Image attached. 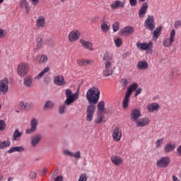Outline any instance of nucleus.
Returning <instances> with one entry per match:
<instances>
[{
	"mask_svg": "<svg viewBox=\"0 0 181 181\" xmlns=\"http://www.w3.org/2000/svg\"><path fill=\"white\" fill-rule=\"evenodd\" d=\"M103 63L105 64V69L103 71V74L105 77H109L112 76L114 71H112V55L109 52H105L103 54Z\"/></svg>",
	"mask_w": 181,
	"mask_h": 181,
	"instance_id": "obj_1",
	"label": "nucleus"
},
{
	"mask_svg": "<svg viewBox=\"0 0 181 181\" xmlns=\"http://www.w3.org/2000/svg\"><path fill=\"white\" fill-rule=\"evenodd\" d=\"M100 89L97 87H92L87 90L86 100H88L90 105H94L98 103L100 100Z\"/></svg>",
	"mask_w": 181,
	"mask_h": 181,
	"instance_id": "obj_2",
	"label": "nucleus"
},
{
	"mask_svg": "<svg viewBox=\"0 0 181 181\" xmlns=\"http://www.w3.org/2000/svg\"><path fill=\"white\" fill-rule=\"evenodd\" d=\"M65 95L66 97V99L64 101V105H71L73 103H76V101H77V100L78 99V95H80V94L78 93V92L73 93V91H71V90L66 89Z\"/></svg>",
	"mask_w": 181,
	"mask_h": 181,
	"instance_id": "obj_3",
	"label": "nucleus"
},
{
	"mask_svg": "<svg viewBox=\"0 0 181 181\" xmlns=\"http://www.w3.org/2000/svg\"><path fill=\"white\" fill-rule=\"evenodd\" d=\"M29 72V64L26 62H22L17 67V73L20 77H25Z\"/></svg>",
	"mask_w": 181,
	"mask_h": 181,
	"instance_id": "obj_4",
	"label": "nucleus"
},
{
	"mask_svg": "<svg viewBox=\"0 0 181 181\" xmlns=\"http://www.w3.org/2000/svg\"><path fill=\"white\" fill-rule=\"evenodd\" d=\"M144 26L147 30L153 31L156 25L155 24V17L153 16H148L144 22Z\"/></svg>",
	"mask_w": 181,
	"mask_h": 181,
	"instance_id": "obj_5",
	"label": "nucleus"
},
{
	"mask_svg": "<svg viewBox=\"0 0 181 181\" xmlns=\"http://www.w3.org/2000/svg\"><path fill=\"white\" fill-rule=\"evenodd\" d=\"M175 36H176V31L175 30V29L171 30L170 33V37L163 40V46H164V47H170L173 42H175Z\"/></svg>",
	"mask_w": 181,
	"mask_h": 181,
	"instance_id": "obj_6",
	"label": "nucleus"
},
{
	"mask_svg": "<svg viewBox=\"0 0 181 181\" xmlns=\"http://www.w3.org/2000/svg\"><path fill=\"white\" fill-rule=\"evenodd\" d=\"M170 164V158L168 156L161 157L156 163L157 168L165 169Z\"/></svg>",
	"mask_w": 181,
	"mask_h": 181,
	"instance_id": "obj_7",
	"label": "nucleus"
},
{
	"mask_svg": "<svg viewBox=\"0 0 181 181\" xmlns=\"http://www.w3.org/2000/svg\"><path fill=\"white\" fill-rule=\"evenodd\" d=\"M95 105H89L86 109V119L88 122H91L94 117V112H95Z\"/></svg>",
	"mask_w": 181,
	"mask_h": 181,
	"instance_id": "obj_8",
	"label": "nucleus"
},
{
	"mask_svg": "<svg viewBox=\"0 0 181 181\" xmlns=\"http://www.w3.org/2000/svg\"><path fill=\"white\" fill-rule=\"evenodd\" d=\"M112 138L115 142H119L122 138V131L118 127L112 130Z\"/></svg>",
	"mask_w": 181,
	"mask_h": 181,
	"instance_id": "obj_9",
	"label": "nucleus"
},
{
	"mask_svg": "<svg viewBox=\"0 0 181 181\" xmlns=\"http://www.w3.org/2000/svg\"><path fill=\"white\" fill-rule=\"evenodd\" d=\"M9 90V80L6 78L0 80V91L3 94H6Z\"/></svg>",
	"mask_w": 181,
	"mask_h": 181,
	"instance_id": "obj_10",
	"label": "nucleus"
},
{
	"mask_svg": "<svg viewBox=\"0 0 181 181\" xmlns=\"http://www.w3.org/2000/svg\"><path fill=\"white\" fill-rule=\"evenodd\" d=\"M80 36H81V33L79 30H72L69 33L68 35V40H69V42H71V43H74L76 40H78Z\"/></svg>",
	"mask_w": 181,
	"mask_h": 181,
	"instance_id": "obj_11",
	"label": "nucleus"
},
{
	"mask_svg": "<svg viewBox=\"0 0 181 181\" xmlns=\"http://www.w3.org/2000/svg\"><path fill=\"white\" fill-rule=\"evenodd\" d=\"M141 115L142 114L141 113V110L139 109H133L130 113L132 121L135 122H136L137 120L141 118Z\"/></svg>",
	"mask_w": 181,
	"mask_h": 181,
	"instance_id": "obj_12",
	"label": "nucleus"
},
{
	"mask_svg": "<svg viewBox=\"0 0 181 181\" xmlns=\"http://www.w3.org/2000/svg\"><path fill=\"white\" fill-rule=\"evenodd\" d=\"M153 46V43L152 42V41L148 42V43L146 42L136 43V47H138V49H140V50H148L149 49H151Z\"/></svg>",
	"mask_w": 181,
	"mask_h": 181,
	"instance_id": "obj_13",
	"label": "nucleus"
},
{
	"mask_svg": "<svg viewBox=\"0 0 181 181\" xmlns=\"http://www.w3.org/2000/svg\"><path fill=\"white\" fill-rule=\"evenodd\" d=\"M79 42L81 43V46L84 47V49L90 50V52H94V47H93V42H91V41L81 39Z\"/></svg>",
	"mask_w": 181,
	"mask_h": 181,
	"instance_id": "obj_14",
	"label": "nucleus"
},
{
	"mask_svg": "<svg viewBox=\"0 0 181 181\" xmlns=\"http://www.w3.org/2000/svg\"><path fill=\"white\" fill-rule=\"evenodd\" d=\"M37 128V119H33L30 122V129H26L25 134H33Z\"/></svg>",
	"mask_w": 181,
	"mask_h": 181,
	"instance_id": "obj_15",
	"label": "nucleus"
},
{
	"mask_svg": "<svg viewBox=\"0 0 181 181\" xmlns=\"http://www.w3.org/2000/svg\"><path fill=\"white\" fill-rule=\"evenodd\" d=\"M148 3L146 2L143 3L141 5L139 11V18H140V19H142V18L146 15V12H148Z\"/></svg>",
	"mask_w": 181,
	"mask_h": 181,
	"instance_id": "obj_16",
	"label": "nucleus"
},
{
	"mask_svg": "<svg viewBox=\"0 0 181 181\" xmlns=\"http://www.w3.org/2000/svg\"><path fill=\"white\" fill-rule=\"evenodd\" d=\"M151 119L148 117H144V118H140L139 120L136 122V124L137 127H146L148 124H150Z\"/></svg>",
	"mask_w": 181,
	"mask_h": 181,
	"instance_id": "obj_17",
	"label": "nucleus"
},
{
	"mask_svg": "<svg viewBox=\"0 0 181 181\" xmlns=\"http://www.w3.org/2000/svg\"><path fill=\"white\" fill-rule=\"evenodd\" d=\"M111 9H118V8H125V1H115L110 6Z\"/></svg>",
	"mask_w": 181,
	"mask_h": 181,
	"instance_id": "obj_18",
	"label": "nucleus"
},
{
	"mask_svg": "<svg viewBox=\"0 0 181 181\" xmlns=\"http://www.w3.org/2000/svg\"><path fill=\"white\" fill-rule=\"evenodd\" d=\"M23 84L27 88L33 87V78L31 76H26L23 80Z\"/></svg>",
	"mask_w": 181,
	"mask_h": 181,
	"instance_id": "obj_19",
	"label": "nucleus"
},
{
	"mask_svg": "<svg viewBox=\"0 0 181 181\" xmlns=\"http://www.w3.org/2000/svg\"><path fill=\"white\" fill-rule=\"evenodd\" d=\"M35 23L37 28H45L46 25V18L43 16H40L37 18Z\"/></svg>",
	"mask_w": 181,
	"mask_h": 181,
	"instance_id": "obj_20",
	"label": "nucleus"
},
{
	"mask_svg": "<svg viewBox=\"0 0 181 181\" xmlns=\"http://www.w3.org/2000/svg\"><path fill=\"white\" fill-rule=\"evenodd\" d=\"M135 32L134 28L131 26H127L122 28L121 33L123 36H129V35H132Z\"/></svg>",
	"mask_w": 181,
	"mask_h": 181,
	"instance_id": "obj_21",
	"label": "nucleus"
},
{
	"mask_svg": "<svg viewBox=\"0 0 181 181\" xmlns=\"http://www.w3.org/2000/svg\"><path fill=\"white\" fill-rule=\"evenodd\" d=\"M159 108L160 106L158 103H153L151 104L148 105L147 106V111L148 112H155V111H159Z\"/></svg>",
	"mask_w": 181,
	"mask_h": 181,
	"instance_id": "obj_22",
	"label": "nucleus"
},
{
	"mask_svg": "<svg viewBox=\"0 0 181 181\" xmlns=\"http://www.w3.org/2000/svg\"><path fill=\"white\" fill-rule=\"evenodd\" d=\"M54 83L56 86H64L66 84V81H64V77L63 76H57L54 78Z\"/></svg>",
	"mask_w": 181,
	"mask_h": 181,
	"instance_id": "obj_23",
	"label": "nucleus"
},
{
	"mask_svg": "<svg viewBox=\"0 0 181 181\" xmlns=\"http://www.w3.org/2000/svg\"><path fill=\"white\" fill-rule=\"evenodd\" d=\"M110 159L111 162L113 165H115V166H118V165H122V163H124V160L118 156H113Z\"/></svg>",
	"mask_w": 181,
	"mask_h": 181,
	"instance_id": "obj_24",
	"label": "nucleus"
},
{
	"mask_svg": "<svg viewBox=\"0 0 181 181\" xmlns=\"http://www.w3.org/2000/svg\"><path fill=\"white\" fill-rule=\"evenodd\" d=\"M64 153L66 156H72L73 158H77L78 159H80V158H81V153L80 151H76L74 153L69 150H64Z\"/></svg>",
	"mask_w": 181,
	"mask_h": 181,
	"instance_id": "obj_25",
	"label": "nucleus"
},
{
	"mask_svg": "<svg viewBox=\"0 0 181 181\" xmlns=\"http://www.w3.org/2000/svg\"><path fill=\"white\" fill-rule=\"evenodd\" d=\"M42 141V136L36 135L31 138V145L32 146H37V144H39Z\"/></svg>",
	"mask_w": 181,
	"mask_h": 181,
	"instance_id": "obj_26",
	"label": "nucleus"
},
{
	"mask_svg": "<svg viewBox=\"0 0 181 181\" xmlns=\"http://www.w3.org/2000/svg\"><path fill=\"white\" fill-rule=\"evenodd\" d=\"M148 67L149 66L146 61H140L137 63V69H139V70H147Z\"/></svg>",
	"mask_w": 181,
	"mask_h": 181,
	"instance_id": "obj_27",
	"label": "nucleus"
},
{
	"mask_svg": "<svg viewBox=\"0 0 181 181\" xmlns=\"http://www.w3.org/2000/svg\"><path fill=\"white\" fill-rule=\"evenodd\" d=\"M138 88V83H134L131 84L128 88H127V91L126 93V95H130L132 94L133 91H135Z\"/></svg>",
	"mask_w": 181,
	"mask_h": 181,
	"instance_id": "obj_28",
	"label": "nucleus"
},
{
	"mask_svg": "<svg viewBox=\"0 0 181 181\" xmlns=\"http://www.w3.org/2000/svg\"><path fill=\"white\" fill-rule=\"evenodd\" d=\"M161 31H162V26H158L153 32V39L154 40H158V39H159V36H160Z\"/></svg>",
	"mask_w": 181,
	"mask_h": 181,
	"instance_id": "obj_29",
	"label": "nucleus"
},
{
	"mask_svg": "<svg viewBox=\"0 0 181 181\" xmlns=\"http://www.w3.org/2000/svg\"><path fill=\"white\" fill-rule=\"evenodd\" d=\"M25 151V148L22 146L11 147L9 150H8V153H13V152H23Z\"/></svg>",
	"mask_w": 181,
	"mask_h": 181,
	"instance_id": "obj_30",
	"label": "nucleus"
},
{
	"mask_svg": "<svg viewBox=\"0 0 181 181\" xmlns=\"http://www.w3.org/2000/svg\"><path fill=\"white\" fill-rule=\"evenodd\" d=\"M129 98H131V96L129 95L125 94L122 102V108L124 110H127V108H128V105L129 104Z\"/></svg>",
	"mask_w": 181,
	"mask_h": 181,
	"instance_id": "obj_31",
	"label": "nucleus"
},
{
	"mask_svg": "<svg viewBox=\"0 0 181 181\" xmlns=\"http://www.w3.org/2000/svg\"><path fill=\"white\" fill-rule=\"evenodd\" d=\"M11 146V141L9 140H4L0 141V149H5L6 148H9Z\"/></svg>",
	"mask_w": 181,
	"mask_h": 181,
	"instance_id": "obj_32",
	"label": "nucleus"
},
{
	"mask_svg": "<svg viewBox=\"0 0 181 181\" xmlns=\"http://www.w3.org/2000/svg\"><path fill=\"white\" fill-rule=\"evenodd\" d=\"M104 110H105V102L100 101L98 104V111L100 114H103L104 112Z\"/></svg>",
	"mask_w": 181,
	"mask_h": 181,
	"instance_id": "obj_33",
	"label": "nucleus"
},
{
	"mask_svg": "<svg viewBox=\"0 0 181 181\" xmlns=\"http://www.w3.org/2000/svg\"><path fill=\"white\" fill-rule=\"evenodd\" d=\"M49 70H50L49 67L45 68L37 76L34 78V80H39L40 78H42V76H45L47 71H49Z\"/></svg>",
	"mask_w": 181,
	"mask_h": 181,
	"instance_id": "obj_34",
	"label": "nucleus"
},
{
	"mask_svg": "<svg viewBox=\"0 0 181 181\" xmlns=\"http://www.w3.org/2000/svg\"><path fill=\"white\" fill-rule=\"evenodd\" d=\"M23 135V132H19V129H16L13 134V140L18 141V138H21Z\"/></svg>",
	"mask_w": 181,
	"mask_h": 181,
	"instance_id": "obj_35",
	"label": "nucleus"
},
{
	"mask_svg": "<svg viewBox=\"0 0 181 181\" xmlns=\"http://www.w3.org/2000/svg\"><path fill=\"white\" fill-rule=\"evenodd\" d=\"M175 148H176V146L175 144H167L165 146L164 149L166 153H169L170 152H173V151H175Z\"/></svg>",
	"mask_w": 181,
	"mask_h": 181,
	"instance_id": "obj_36",
	"label": "nucleus"
},
{
	"mask_svg": "<svg viewBox=\"0 0 181 181\" xmlns=\"http://www.w3.org/2000/svg\"><path fill=\"white\" fill-rule=\"evenodd\" d=\"M53 107H54V103L52 100H47L44 105V109L52 110Z\"/></svg>",
	"mask_w": 181,
	"mask_h": 181,
	"instance_id": "obj_37",
	"label": "nucleus"
},
{
	"mask_svg": "<svg viewBox=\"0 0 181 181\" xmlns=\"http://www.w3.org/2000/svg\"><path fill=\"white\" fill-rule=\"evenodd\" d=\"M100 28H101V30H103L105 33L106 32H108V30H110V27L108 26V24H107L106 22H103L101 24Z\"/></svg>",
	"mask_w": 181,
	"mask_h": 181,
	"instance_id": "obj_38",
	"label": "nucleus"
},
{
	"mask_svg": "<svg viewBox=\"0 0 181 181\" xmlns=\"http://www.w3.org/2000/svg\"><path fill=\"white\" fill-rule=\"evenodd\" d=\"M6 129V123L4 120L0 119V131L1 132H4Z\"/></svg>",
	"mask_w": 181,
	"mask_h": 181,
	"instance_id": "obj_39",
	"label": "nucleus"
},
{
	"mask_svg": "<svg viewBox=\"0 0 181 181\" xmlns=\"http://www.w3.org/2000/svg\"><path fill=\"white\" fill-rule=\"evenodd\" d=\"M115 46L116 47H121L122 46V39L117 37L115 40Z\"/></svg>",
	"mask_w": 181,
	"mask_h": 181,
	"instance_id": "obj_40",
	"label": "nucleus"
},
{
	"mask_svg": "<svg viewBox=\"0 0 181 181\" xmlns=\"http://www.w3.org/2000/svg\"><path fill=\"white\" fill-rule=\"evenodd\" d=\"M119 29V22L116 21L112 24L113 32H118Z\"/></svg>",
	"mask_w": 181,
	"mask_h": 181,
	"instance_id": "obj_41",
	"label": "nucleus"
},
{
	"mask_svg": "<svg viewBox=\"0 0 181 181\" xmlns=\"http://www.w3.org/2000/svg\"><path fill=\"white\" fill-rule=\"evenodd\" d=\"M88 179V177H87V174L83 173L80 175L78 181H87Z\"/></svg>",
	"mask_w": 181,
	"mask_h": 181,
	"instance_id": "obj_42",
	"label": "nucleus"
},
{
	"mask_svg": "<svg viewBox=\"0 0 181 181\" xmlns=\"http://www.w3.org/2000/svg\"><path fill=\"white\" fill-rule=\"evenodd\" d=\"M162 144H163V139H158L156 141V147L157 148H160V145H162Z\"/></svg>",
	"mask_w": 181,
	"mask_h": 181,
	"instance_id": "obj_43",
	"label": "nucleus"
},
{
	"mask_svg": "<svg viewBox=\"0 0 181 181\" xmlns=\"http://www.w3.org/2000/svg\"><path fill=\"white\" fill-rule=\"evenodd\" d=\"M43 46L42 40L41 37H38L37 39V49H40Z\"/></svg>",
	"mask_w": 181,
	"mask_h": 181,
	"instance_id": "obj_44",
	"label": "nucleus"
},
{
	"mask_svg": "<svg viewBox=\"0 0 181 181\" xmlns=\"http://www.w3.org/2000/svg\"><path fill=\"white\" fill-rule=\"evenodd\" d=\"M47 60H48L47 56L42 55L40 58L39 63H46V62H47Z\"/></svg>",
	"mask_w": 181,
	"mask_h": 181,
	"instance_id": "obj_45",
	"label": "nucleus"
},
{
	"mask_svg": "<svg viewBox=\"0 0 181 181\" xmlns=\"http://www.w3.org/2000/svg\"><path fill=\"white\" fill-rule=\"evenodd\" d=\"M28 1H26V0H21V1H20V6H21V8H25L26 7V6L28 5Z\"/></svg>",
	"mask_w": 181,
	"mask_h": 181,
	"instance_id": "obj_46",
	"label": "nucleus"
},
{
	"mask_svg": "<svg viewBox=\"0 0 181 181\" xmlns=\"http://www.w3.org/2000/svg\"><path fill=\"white\" fill-rule=\"evenodd\" d=\"M6 36V30L0 29V39H2Z\"/></svg>",
	"mask_w": 181,
	"mask_h": 181,
	"instance_id": "obj_47",
	"label": "nucleus"
},
{
	"mask_svg": "<svg viewBox=\"0 0 181 181\" xmlns=\"http://www.w3.org/2000/svg\"><path fill=\"white\" fill-rule=\"evenodd\" d=\"M181 26V20L176 21L174 23V27L175 29H178Z\"/></svg>",
	"mask_w": 181,
	"mask_h": 181,
	"instance_id": "obj_48",
	"label": "nucleus"
},
{
	"mask_svg": "<svg viewBox=\"0 0 181 181\" xmlns=\"http://www.w3.org/2000/svg\"><path fill=\"white\" fill-rule=\"evenodd\" d=\"M66 110V105H62L59 108V114H64V111Z\"/></svg>",
	"mask_w": 181,
	"mask_h": 181,
	"instance_id": "obj_49",
	"label": "nucleus"
},
{
	"mask_svg": "<svg viewBox=\"0 0 181 181\" xmlns=\"http://www.w3.org/2000/svg\"><path fill=\"white\" fill-rule=\"evenodd\" d=\"M121 81L123 84V87H127V86L129 84V82L126 78H122Z\"/></svg>",
	"mask_w": 181,
	"mask_h": 181,
	"instance_id": "obj_50",
	"label": "nucleus"
},
{
	"mask_svg": "<svg viewBox=\"0 0 181 181\" xmlns=\"http://www.w3.org/2000/svg\"><path fill=\"white\" fill-rule=\"evenodd\" d=\"M77 63L79 66H86V59H79L77 61Z\"/></svg>",
	"mask_w": 181,
	"mask_h": 181,
	"instance_id": "obj_51",
	"label": "nucleus"
},
{
	"mask_svg": "<svg viewBox=\"0 0 181 181\" xmlns=\"http://www.w3.org/2000/svg\"><path fill=\"white\" fill-rule=\"evenodd\" d=\"M95 124H101L103 122V116L98 117L95 120Z\"/></svg>",
	"mask_w": 181,
	"mask_h": 181,
	"instance_id": "obj_52",
	"label": "nucleus"
},
{
	"mask_svg": "<svg viewBox=\"0 0 181 181\" xmlns=\"http://www.w3.org/2000/svg\"><path fill=\"white\" fill-rule=\"evenodd\" d=\"M136 4H138V0H129L131 6H136Z\"/></svg>",
	"mask_w": 181,
	"mask_h": 181,
	"instance_id": "obj_53",
	"label": "nucleus"
},
{
	"mask_svg": "<svg viewBox=\"0 0 181 181\" xmlns=\"http://www.w3.org/2000/svg\"><path fill=\"white\" fill-rule=\"evenodd\" d=\"M141 93H142V88H139L134 93V97H137L138 95H139V94H141Z\"/></svg>",
	"mask_w": 181,
	"mask_h": 181,
	"instance_id": "obj_54",
	"label": "nucleus"
},
{
	"mask_svg": "<svg viewBox=\"0 0 181 181\" xmlns=\"http://www.w3.org/2000/svg\"><path fill=\"white\" fill-rule=\"evenodd\" d=\"M29 105V103H25L23 101L20 102V107H24V108H26Z\"/></svg>",
	"mask_w": 181,
	"mask_h": 181,
	"instance_id": "obj_55",
	"label": "nucleus"
},
{
	"mask_svg": "<svg viewBox=\"0 0 181 181\" xmlns=\"http://www.w3.org/2000/svg\"><path fill=\"white\" fill-rule=\"evenodd\" d=\"M36 176H37V174H36V173H35V172H31V173H30V179H35V178L36 177Z\"/></svg>",
	"mask_w": 181,
	"mask_h": 181,
	"instance_id": "obj_56",
	"label": "nucleus"
},
{
	"mask_svg": "<svg viewBox=\"0 0 181 181\" xmlns=\"http://www.w3.org/2000/svg\"><path fill=\"white\" fill-rule=\"evenodd\" d=\"M91 63H93V60L85 59V66H88V64H91Z\"/></svg>",
	"mask_w": 181,
	"mask_h": 181,
	"instance_id": "obj_57",
	"label": "nucleus"
},
{
	"mask_svg": "<svg viewBox=\"0 0 181 181\" xmlns=\"http://www.w3.org/2000/svg\"><path fill=\"white\" fill-rule=\"evenodd\" d=\"M54 181H63V176L59 175L55 179Z\"/></svg>",
	"mask_w": 181,
	"mask_h": 181,
	"instance_id": "obj_58",
	"label": "nucleus"
},
{
	"mask_svg": "<svg viewBox=\"0 0 181 181\" xmlns=\"http://www.w3.org/2000/svg\"><path fill=\"white\" fill-rule=\"evenodd\" d=\"M24 8H25V12L27 13H29V11H30V7L29 6V3Z\"/></svg>",
	"mask_w": 181,
	"mask_h": 181,
	"instance_id": "obj_59",
	"label": "nucleus"
},
{
	"mask_svg": "<svg viewBox=\"0 0 181 181\" xmlns=\"http://www.w3.org/2000/svg\"><path fill=\"white\" fill-rule=\"evenodd\" d=\"M32 5L36 6L39 4V0H31Z\"/></svg>",
	"mask_w": 181,
	"mask_h": 181,
	"instance_id": "obj_60",
	"label": "nucleus"
},
{
	"mask_svg": "<svg viewBox=\"0 0 181 181\" xmlns=\"http://www.w3.org/2000/svg\"><path fill=\"white\" fill-rule=\"evenodd\" d=\"M177 152L179 156H181V145L177 147Z\"/></svg>",
	"mask_w": 181,
	"mask_h": 181,
	"instance_id": "obj_61",
	"label": "nucleus"
},
{
	"mask_svg": "<svg viewBox=\"0 0 181 181\" xmlns=\"http://www.w3.org/2000/svg\"><path fill=\"white\" fill-rule=\"evenodd\" d=\"M173 181H180L179 178L176 175H173Z\"/></svg>",
	"mask_w": 181,
	"mask_h": 181,
	"instance_id": "obj_62",
	"label": "nucleus"
},
{
	"mask_svg": "<svg viewBox=\"0 0 181 181\" xmlns=\"http://www.w3.org/2000/svg\"><path fill=\"white\" fill-rule=\"evenodd\" d=\"M47 170V169L46 168H44L43 170H42V175H46Z\"/></svg>",
	"mask_w": 181,
	"mask_h": 181,
	"instance_id": "obj_63",
	"label": "nucleus"
},
{
	"mask_svg": "<svg viewBox=\"0 0 181 181\" xmlns=\"http://www.w3.org/2000/svg\"><path fill=\"white\" fill-rule=\"evenodd\" d=\"M0 181H4V175L0 174Z\"/></svg>",
	"mask_w": 181,
	"mask_h": 181,
	"instance_id": "obj_64",
	"label": "nucleus"
}]
</instances>
